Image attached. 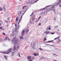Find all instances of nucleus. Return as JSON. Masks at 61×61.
<instances>
[{"instance_id": "f257e3e1", "label": "nucleus", "mask_w": 61, "mask_h": 61, "mask_svg": "<svg viewBox=\"0 0 61 61\" xmlns=\"http://www.w3.org/2000/svg\"><path fill=\"white\" fill-rule=\"evenodd\" d=\"M11 43L13 44L14 45H17L18 44V40L17 39H15V38H14V40H12L11 41Z\"/></svg>"}, {"instance_id": "f03ea898", "label": "nucleus", "mask_w": 61, "mask_h": 61, "mask_svg": "<svg viewBox=\"0 0 61 61\" xmlns=\"http://www.w3.org/2000/svg\"><path fill=\"white\" fill-rule=\"evenodd\" d=\"M12 51V48H10L9 49V50L7 51V52H2V54H8L10 52H11Z\"/></svg>"}, {"instance_id": "7ed1b4c3", "label": "nucleus", "mask_w": 61, "mask_h": 61, "mask_svg": "<svg viewBox=\"0 0 61 61\" xmlns=\"http://www.w3.org/2000/svg\"><path fill=\"white\" fill-rule=\"evenodd\" d=\"M32 48H33V49L35 50V46H36V45H34V44H33V45H32Z\"/></svg>"}, {"instance_id": "20e7f679", "label": "nucleus", "mask_w": 61, "mask_h": 61, "mask_svg": "<svg viewBox=\"0 0 61 61\" xmlns=\"http://www.w3.org/2000/svg\"><path fill=\"white\" fill-rule=\"evenodd\" d=\"M22 16H23V15H21V17H20V20H19V22L18 23V24H19V23H20V21H21V19H22Z\"/></svg>"}, {"instance_id": "39448f33", "label": "nucleus", "mask_w": 61, "mask_h": 61, "mask_svg": "<svg viewBox=\"0 0 61 61\" xmlns=\"http://www.w3.org/2000/svg\"><path fill=\"white\" fill-rule=\"evenodd\" d=\"M49 11H51L52 10H53V11H54V12H55L56 11V10H55V9H54L53 10H52V9H51V8H49Z\"/></svg>"}, {"instance_id": "423d86ee", "label": "nucleus", "mask_w": 61, "mask_h": 61, "mask_svg": "<svg viewBox=\"0 0 61 61\" xmlns=\"http://www.w3.org/2000/svg\"><path fill=\"white\" fill-rule=\"evenodd\" d=\"M30 0H28V1H26V3L28 5V4H29V3H30Z\"/></svg>"}, {"instance_id": "0eeeda50", "label": "nucleus", "mask_w": 61, "mask_h": 61, "mask_svg": "<svg viewBox=\"0 0 61 61\" xmlns=\"http://www.w3.org/2000/svg\"><path fill=\"white\" fill-rule=\"evenodd\" d=\"M25 31H24V30H23L22 31V32H21V35H24V33H25Z\"/></svg>"}, {"instance_id": "6e6552de", "label": "nucleus", "mask_w": 61, "mask_h": 61, "mask_svg": "<svg viewBox=\"0 0 61 61\" xmlns=\"http://www.w3.org/2000/svg\"><path fill=\"white\" fill-rule=\"evenodd\" d=\"M22 12V10H21V11H20L18 13V15H20V14H21V12Z\"/></svg>"}, {"instance_id": "1a4fd4ad", "label": "nucleus", "mask_w": 61, "mask_h": 61, "mask_svg": "<svg viewBox=\"0 0 61 61\" xmlns=\"http://www.w3.org/2000/svg\"><path fill=\"white\" fill-rule=\"evenodd\" d=\"M4 57L5 58L6 60H7V57L6 56H5V55H4Z\"/></svg>"}, {"instance_id": "9d476101", "label": "nucleus", "mask_w": 61, "mask_h": 61, "mask_svg": "<svg viewBox=\"0 0 61 61\" xmlns=\"http://www.w3.org/2000/svg\"><path fill=\"white\" fill-rule=\"evenodd\" d=\"M31 57L30 56H28L27 57L28 59H30Z\"/></svg>"}, {"instance_id": "9b49d317", "label": "nucleus", "mask_w": 61, "mask_h": 61, "mask_svg": "<svg viewBox=\"0 0 61 61\" xmlns=\"http://www.w3.org/2000/svg\"><path fill=\"white\" fill-rule=\"evenodd\" d=\"M18 17H17L16 19V22H17L18 21Z\"/></svg>"}, {"instance_id": "f8f14e48", "label": "nucleus", "mask_w": 61, "mask_h": 61, "mask_svg": "<svg viewBox=\"0 0 61 61\" xmlns=\"http://www.w3.org/2000/svg\"><path fill=\"white\" fill-rule=\"evenodd\" d=\"M46 9L45 8H43L42 9H41L40 10H39L40 11H42V10H44V9Z\"/></svg>"}, {"instance_id": "ddd939ff", "label": "nucleus", "mask_w": 61, "mask_h": 61, "mask_svg": "<svg viewBox=\"0 0 61 61\" xmlns=\"http://www.w3.org/2000/svg\"><path fill=\"white\" fill-rule=\"evenodd\" d=\"M60 3H58L56 4L55 5V6H57V5H60Z\"/></svg>"}, {"instance_id": "4468645a", "label": "nucleus", "mask_w": 61, "mask_h": 61, "mask_svg": "<svg viewBox=\"0 0 61 61\" xmlns=\"http://www.w3.org/2000/svg\"><path fill=\"white\" fill-rule=\"evenodd\" d=\"M20 39H23H23H24V38H23V36H20Z\"/></svg>"}, {"instance_id": "2eb2a0df", "label": "nucleus", "mask_w": 61, "mask_h": 61, "mask_svg": "<svg viewBox=\"0 0 61 61\" xmlns=\"http://www.w3.org/2000/svg\"><path fill=\"white\" fill-rule=\"evenodd\" d=\"M46 11H44L43 12H42V13H41V14L42 15H44V14H45L46 13Z\"/></svg>"}, {"instance_id": "dca6fc26", "label": "nucleus", "mask_w": 61, "mask_h": 61, "mask_svg": "<svg viewBox=\"0 0 61 61\" xmlns=\"http://www.w3.org/2000/svg\"><path fill=\"white\" fill-rule=\"evenodd\" d=\"M45 33H46V34H48L49 33V31H46L45 32Z\"/></svg>"}, {"instance_id": "f3484780", "label": "nucleus", "mask_w": 61, "mask_h": 61, "mask_svg": "<svg viewBox=\"0 0 61 61\" xmlns=\"http://www.w3.org/2000/svg\"><path fill=\"white\" fill-rule=\"evenodd\" d=\"M3 8L4 9V10H5V5H3Z\"/></svg>"}, {"instance_id": "a211bd4d", "label": "nucleus", "mask_w": 61, "mask_h": 61, "mask_svg": "<svg viewBox=\"0 0 61 61\" xmlns=\"http://www.w3.org/2000/svg\"><path fill=\"white\" fill-rule=\"evenodd\" d=\"M61 42V40H60V39H59L58 40V41L57 42V43H60V42Z\"/></svg>"}, {"instance_id": "6ab92c4d", "label": "nucleus", "mask_w": 61, "mask_h": 61, "mask_svg": "<svg viewBox=\"0 0 61 61\" xmlns=\"http://www.w3.org/2000/svg\"><path fill=\"white\" fill-rule=\"evenodd\" d=\"M33 55L35 56H36V54L35 53H33Z\"/></svg>"}, {"instance_id": "aec40b11", "label": "nucleus", "mask_w": 61, "mask_h": 61, "mask_svg": "<svg viewBox=\"0 0 61 61\" xmlns=\"http://www.w3.org/2000/svg\"><path fill=\"white\" fill-rule=\"evenodd\" d=\"M29 30H27L26 29L25 30V31H26V32H28L29 31Z\"/></svg>"}, {"instance_id": "412c9836", "label": "nucleus", "mask_w": 61, "mask_h": 61, "mask_svg": "<svg viewBox=\"0 0 61 61\" xmlns=\"http://www.w3.org/2000/svg\"><path fill=\"white\" fill-rule=\"evenodd\" d=\"M39 0H36V1H35L34 2H33V3H36V2H37L38 1H39Z\"/></svg>"}, {"instance_id": "4be33fe9", "label": "nucleus", "mask_w": 61, "mask_h": 61, "mask_svg": "<svg viewBox=\"0 0 61 61\" xmlns=\"http://www.w3.org/2000/svg\"><path fill=\"white\" fill-rule=\"evenodd\" d=\"M43 58H44V57L43 56L42 57H41V58H40V60H42V59H43Z\"/></svg>"}, {"instance_id": "5701e85b", "label": "nucleus", "mask_w": 61, "mask_h": 61, "mask_svg": "<svg viewBox=\"0 0 61 61\" xmlns=\"http://www.w3.org/2000/svg\"><path fill=\"white\" fill-rule=\"evenodd\" d=\"M4 21H5V22L6 23H8V21L7 20H4Z\"/></svg>"}, {"instance_id": "b1692460", "label": "nucleus", "mask_w": 61, "mask_h": 61, "mask_svg": "<svg viewBox=\"0 0 61 61\" xmlns=\"http://www.w3.org/2000/svg\"><path fill=\"white\" fill-rule=\"evenodd\" d=\"M8 38V37L7 36H5V40H7V39Z\"/></svg>"}, {"instance_id": "393cba45", "label": "nucleus", "mask_w": 61, "mask_h": 61, "mask_svg": "<svg viewBox=\"0 0 61 61\" xmlns=\"http://www.w3.org/2000/svg\"><path fill=\"white\" fill-rule=\"evenodd\" d=\"M35 17H36V16L35 15H34L32 17V18L34 19Z\"/></svg>"}, {"instance_id": "a878e982", "label": "nucleus", "mask_w": 61, "mask_h": 61, "mask_svg": "<svg viewBox=\"0 0 61 61\" xmlns=\"http://www.w3.org/2000/svg\"><path fill=\"white\" fill-rule=\"evenodd\" d=\"M19 45L16 48L17 49H18L19 48Z\"/></svg>"}, {"instance_id": "bb28decb", "label": "nucleus", "mask_w": 61, "mask_h": 61, "mask_svg": "<svg viewBox=\"0 0 61 61\" xmlns=\"http://www.w3.org/2000/svg\"><path fill=\"white\" fill-rule=\"evenodd\" d=\"M32 3H33V1H32V0H30V4H32Z\"/></svg>"}, {"instance_id": "cd10ccee", "label": "nucleus", "mask_w": 61, "mask_h": 61, "mask_svg": "<svg viewBox=\"0 0 61 61\" xmlns=\"http://www.w3.org/2000/svg\"><path fill=\"white\" fill-rule=\"evenodd\" d=\"M39 49L40 50H42V51H43L44 50H43L40 47L39 48Z\"/></svg>"}, {"instance_id": "c85d7f7f", "label": "nucleus", "mask_w": 61, "mask_h": 61, "mask_svg": "<svg viewBox=\"0 0 61 61\" xmlns=\"http://www.w3.org/2000/svg\"><path fill=\"white\" fill-rule=\"evenodd\" d=\"M50 33L51 34V35H54L55 34L54 32H51Z\"/></svg>"}, {"instance_id": "c756f323", "label": "nucleus", "mask_w": 61, "mask_h": 61, "mask_svg": "<svg viewBox=\"0 0 61 61\" xmlns=\"http://www.w3.org/2000/svg\"><path fill=\"white\" fill-rule=\"evenodd\" d=\"M54 7H55V6L54 5L52 6L51 7L52 8H54Z\"/></svg>"}, {"instance_id": "7c9ffc66", "label": "nucleus", "mask_w": 61, "mask_h": 61, "mask_svg": "<svg viewBox=\"0 0 61 61\" xmlns=\"http://www.w3.org/2000/svg\"><path fill=\"white\" fill-rule=\"evenodd\" d=\"M46 37L44 38V41H45L46 40Z\"/></svg>"}, {"instance_id": "2f4dec72", "label": "nucleus", "mask_w": 61, "mask_h": 61, "mask_svg": "<svg viewBox=\"0 0 61 61\" xmlns=\"http://www.w3.org/2000/svg\"><path fill=\"white\" fill-rule=\"evenodd\" d=\"M26 6H23L22 7V9H24V8H25V7H26Z\"/></svg>"}, {"instance_id": "473e14b6", "label": "nucleus", "mask_w": 61, "mask_h": 61, "mask_svg": "<svg viewBox=\"0 0 61 61\" xmlns=\"http://www.w3.org/2000/svg\"><path fill=\"white\" fill-rule=\"evenodd\" d=\"M39 53H37L36 54V56H39Z\"/></svg>"}, {"instance_id": "72a5a7b5", "label": "nucleus", "mask_w": 61, "mask_h": 61, "mask_svg": "<svg viewBox=\"0 0 61 61\" xmlns=\"http://www.w3.org/2000/svg\"><path fill=\"white\" fill-rule=\"evenodd\" d=\"M35 57H32V60H33L34 59H35Z\"/></svg>"}, {"instance_id": "f704fd0d", "label": "nucleus", "mask_w": 61, "mask_h": 61, "mask_svg": "<svg viewBox=\"0 0 61 61\" xmlns=\"http://www.w3.org/2000/svg\"><path fill=\"white\" fill-rule=\"evenodd\" d=\"M2 28H3V27L2 26L0 27V29H1V30H2Z\"/></svg>"}, {"instance_id": "c9c22d12", "label": "nucleus", "mask_w": 61, "mask_h": 61, "mask_svg": "<svg viewBox=\"0 0 61 61\" xmlns=\"http://www.w3.org/2000/svg\"><path fill=\"white\" fill-rule=\"evenodd\" d=\"M2 34L4 36H5V33L3 32Z\"/></svg>"}, {"instance_id": "e433bc0d", "label": "nucleus", "mask_w": 61, "mask_h": 61, "mask_svg": "<svg viewBox=\"0 0 61 61\" xmlns=\"http://www.w3.org/2000/svg\"><path fill=\"white\" fill-rule=\"evenodd\" d=\"M32 21H34L35 20V19H33V18H32Z\"/></svg>"}, {"instance_id": "4c0bfd02", "label": "nucleus", "mask_w": 61, "mask_h": 61, "mask_svg": "<svg viewBox=\"0 0 61 61\" xmlns=\"http://www.w3.org/2000/svg\"><path fill=\"white\" fill-rule=\"evenodd\" d=\"M11 56H14V54H13V53H12L11 55Z\"/></svg>"}, {"instance_id": "58836bf2", "label": "nucleus", "mask_w": 61, "mask_h": 61, "mask_svg": "<svg viewBox=\"0 0 61 61\" xmlns=\"http://www.w3.org/2000/svg\"><path fill=\"white\" fill-rule=\"evenodd\" d=\"M0 11H2V8H1V7H0Z\"/></svg>"}, {"instance_id": "ea45409f", "label": "nucleus", "mask_w": 61, "mask_h": 61, "mask_svg": "<svg viewBox=\"0 0 61 61\" xmlns=\"http://www.w3.org/2000/svg\"><path fill=\"white\" fill-rule=\"evenodd\" d=\"M41 16H39V18H38V20H39L40 18H41Z\"/></svg>"}, {"instance_id": "a19ab883", "label": "nucleus", "mask_w": 61, "mask_h": 61, "mask_svg": "<svg viewBox=\"0 0 61 61\" xmlns=\"http://www.w3.org/2000/svg\"><path fill=\"white\" fill-rule=\"evenodd\" d=\"M20 26H19V24H18V29H19V27H20Z\"/></svg>"}, {"instance_id": "79ce46f5", "label": "nucleus", "mask_w": 61, "mask_h": 61, "mask_svg": "<svg viewBox=\"0 0 61 61\" xmlns=\"http://www.w3.org/2000/svg\"><path fill=\"white\" fill-rule=\"evenodd\" d=\"M49 46H53V47H54V45H49Z\"/></svg>"}, {"instance_id": "37998d69", "label": "nucleus", "mask_w": 61, "mask_h": 61, "mask_svg": "<svg viewBox=\"0 0 61 61\" xmlns=\"http://www.w3.org/2000/svg\"><path fill=\"white\" fill-rule=\"evenodd\" d=\"M19 54V57H20V53L19 52L18 53Z\"/></svg>"}, {"instance_id": "c03bdc74", "label": "nucleus", "mask_w": 61, "mask_h": 61, "mask_svg": "<svg viewBox=\"0 0 61 61\" xmlns=\"http://www.w3.org/2000/svg\"><path fill=\"white\" fill-rule=\"evenodd\" d=\"M54 20L55 21L56 20V18L55 17L54 18Z\"/></svg>"}, {"instance_id": "a18cd8bd", "label": "nucleus", "mask_w": 61, "mask_h": 61, "mask_svg": "<svg viewBox=\"0 0 61 61\" xmlns=\"http://www.w3.org/2000/svg\"><path fill=\"white\" fill-rule=\"evenodd\" d=\"M53 55H55V56H57V55H56L55 54H53Z\"/></svg>"}, {"instance_id": "49530a36", "label": "nucleus", "mask_w": 61, "mask_h": 61, "mask_svg": "<svg viewBox=\"0 0 61 61\" xmlns=\"http://www.w3.org/2000/svg\"><path fill=\"white\" fill-rule=\"evenodd\" d=\"M13 50L14 51H15V48H13Z\"/></svg>"}, {"instance_id": "de8ad7c7", "label": "nucleus", "mask_w": 61, "mask_h": 61, "mask_svg": "<svg viewBox=\"0 0 61 61\" xmlns=\"http://www.w3.org/2000/svg\"><path fill=\"white\" fill-rule=\"evenodd\" d=\"M54 42V41L53 40H51V43H53Z\"/></svg>"}, {"instance_id": "09e8293b", "label": "nucleus", "mask_w": 61, "mask_h": 61, "mask_svg": "<svg viewBox=\"0 0 61 61\" xmlns=\"http://www.w3.org/2000/svg\"><path fill=\"white\" fill-rule=\"evenodd\" d=\"M41 25V23H40L39 24V25Z\"/></svg>"}, {"instance_id": "8fccbe9b", "label": "nucleus", "mask_w": 61, "mask_h": 61, "mask_svg": "<svg viewBox=\"0 0 61 61\" xmlns=\"http://www.w3.org/2000/svg\"><path fill=\"white\" fill-rule=\"evenodd\" d=\"M33 14H34V13H33V12H32L31 14L30 15H33Z\"/></svg>"}, {"instance_id": "3c124183", "label": "nucleus", "mask_w": 61, "mask_h": 61, "mask_svg": "<svg viewBox=\"0 0 61 61\" xmlns=\"http://www.w3.org/2000/svg\"><path fill=\"white\" fill-rule=\"evenodd\" d=\"M48 29L49 30H50V29H51V28L50 27H48Z\"/></svg>"}, {"instance_id": "603ef678", "label": "nucleus", "mask_w": 61, "mask_h": 61, "mask_svg": "<svg viewBox=\"0 0 61 61\" xmlns=\"http://www.w3.org/2000/svg\"><path fill=\"white\" fill-rule=\"evenodd\" d=\"M51 6V5H50L49 6H47L46 7H48V6Z\"/></svg>"}, {"instance_id": "864d4df0", "label": "nucleus", "mask_w": 61, "mask_h": 61, "mask_svg": "<svg viewBox=\"0 0 61 61\" xmlns=\"http://www.w3.org/2000/svg\"><path fill=\"white\" fill-rule=\"evenodd\" d=\"M56 38H57V39H58L59 38V37L58 36Z\"/></svg>"}, {"instance_id": "5fc2aeb1", "label": "nucleus", "mask_w": 61, "mask_h": 61, "mask_svg": "<svg viewBox=\"0 0 61 61\" xmlns=\"http://www.w3.org/2000/svg\"><path fill=\"white\" fill-rule=\"evenodd\" d=\"M2 30H5V29L4 28H2Z\"/></svg>"}, {"instance_id": "6e6d98bb", "label": "nucleus", "mask_w": 61, "mask_h": 61, "mask_svg": "<svg viewBox=\"0 0 61 61\" xmlns=\"http://www.w3.org/2000/svg\"><path fill=\"white\" fill-rule=\"evenodd\" d=\"M1 40H2V38H0V42L1 41Z\"/></svg>"}, {"instance_id": "4d7b16f0", "label": "nucleus", "mask_w": 61, "mask_h": 61, "mask_svg": "<svg viewBox=\"0 0 61 61\" xmlns=\"http://www.w3.org/2000/svg\"><path fill=\"white\" fill-rule=\"evenodd\" d=\"M59 2H60V3H61V0H59Z\"/></svg>"}, {"instance_id": "13d9d810", "label": "nucleus", "mask_w": 61, "mask_h": 61, "mask_svg": "<svg viewBox=\"0 0 61 61\" xmlns=\"http://www.w3.org/2000/svg\"><path fill=\"white\" fill-rule=\"evenodd\" d=\"M9 39V38H8V41H10V39Z\"/></svg>"}, {"instance_id": "bf43d9fd", "label": "nucleus", "mask_w": 61, "mask_h": 61, "mask_svg": "<svg viewBox=\"0 0 61 61\" xmlns=\"http://www.w3.org/2000/svg\"><path fill=\"white\" fill-rule=\"evenodd\" d=\"M47 42H51V41H47Z\"/></svg>"}, {"instance_id": "052dcab7", "label": "nucleus", "mask_w": 61, "mask_h": 61, "mask_svg": "<svg viewBox=\"0 0 61 61\" xmlns=\"http://www.w3.org/2000/svg\"><path fill=\"white\" fill-rule=\"evenodd\" d=\"M47 30H48V27H47L46 29Z\"/></svg>"}, {"instance_id": "680f3d73", "label": "nucleus", "mask_w": 61, "mask_h": 61, "mask_svg": "<svg viewBox=\"0 0 61 61\" xmlns=\"http://www.w3.org/2000/svg\"><path fill=\"white\" fill-rule=\"evenodd\" d=\"M46 46H49V45L46 44Z\"/></svg>"}, {"instance_id": "e2e57ef3", "label": "nucleus", "mask_w": 61, "mask_h": 61, "mask_svg": "<svg viewBox=\"0 0 61 61\" xmlns=\"http://www.w3.org/2000/svg\"><path fill=\"white\" fill-rule=\"evenodd\" d=\"M1 25H2V24L0 23V26H1Z\"/></svg>"}, {"instance_id": "0e129e2a", "label": "nucleus", "mask_w": 61, "mask_h": 61, "mask_svg": "<svg viewBox=\"0 0 61 61\" xmlns=\"http://www.w3.org/2000/svg\"><path fill=\"white\" fill-rule=\"evenodd\" d=\"M56 39H57V38H55L54 39V40H56Z\"/></svg>"}, {"instance_id": "69168bd1", "label": "nucleus", "mask_w": 61, "mask_h": 61, "mask_svg": "<svg viewBox=\"0 0 61 61\" xmlns=\"http://www.w3.org/2000/svg\"><path fill=\"white\" fill-rule=\"evenodd\" d=\"M57 26H55V28H56V27H57Z\"/></svg>"}, {"instance_id": "338daca9", "label": "nucleus", "mask_w": 61, "mask_h": 61, "mask_svg": "<svg viewBox=\"0 0 61 61\" xmlns=\"http://www.w3.org/2000/svg\"><path fill=\"white\" fill-rule=\"evenodd\" d=\"M14 48H15V45L14 46Z\"/></svg>"}, {"instance_id": "774afa93", "label": "nucleus", "mask_w": 61, "mask_h": 61, "mask_svg": "<svg viewBox=\"0 0 61 61\" xmlns=\"http://www.w3.org/2000/svg\"><path fill=\"white\" fill-rule=\"evenodd\" d=\"M59 6L60 7H61V4L60 5H59Z\"/></svg>"}]
</instances>
